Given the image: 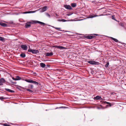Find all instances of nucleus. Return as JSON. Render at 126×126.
Instances as JSON below:
<instances>
[{
	"instance_id": "f257e3e1",
	"label": "nucleus",
	"mask_w": 126,
	"mask_h": 126,
	"mask_svg": "<svg viewBox=\"0 0 126 126\" xmlns=\"http://www.w3.org/2000/svg\"><path fill=\"white\" fill-rule=\"evenodd\" d=\"M88 63L92 64L98 65L99 64V63L98 62L94 61H89L88 62Z\"/></svg>"
},
{
	"instance_id": "f03ea898",
	"label": "nucleus",
	"mask_w": 126,
	"mask_h": 126,
	"mask_svg": "<svg viewBox=\"0 0 126 126\" xmlns=\"http://www.w3.org/2000/svg\"><path fill=\"white\" fill-rule=\"evenodd\" d=\"M20 47L23 50H26L27 49V47L26 45H21Z\"/></svg>"
},
{
	"instance_id": "7ed1b4c3",
	"label": "nucleus",
	"mask_w": 126,
	"mask_h": 126,
	"mask_svg": "<svg viewBox=\"0 0 126 126\" xmlns=\"http://www.w3.org/2000/svg\"><path fill=\"white\" fill-rule=\"evenodd\" d=\"M5 80L3 78H1L0 79V86L3 85V83H5Z\"/></svg>"
},
{
	"instance_id": "20e7f679",
	"label": "nucleus",
	"mask_w": 126,
	"mask_h": 126,
	"mask_svg": "<svg viewBox=\"0 0 126 126\" xmlns=\"http://www.w3.org/2000/svg\"><path fill=\"white\" fill-rule=\"evenodd\" d=\"M64 7L65 8L67 9L71 10L72 9L71 6L69 5H64Z\"/></svg>"
},
{
	"instance_id": "39448f33",
	"label": "nucleus",
	"mask_w": 126,
	"mask_h": 126,
	"mask_svg": "<svg viewBox=\"0 0 126 126\" xmlns=\"http://www.w3.org/2000/svg\"><path fill=\"white\" fill-rule=\"evenodd\" d=\"M54 47H56L57 48H58L61 49H66V48H65L61 46H54Z\"/></svg>"
},
{
	"instance_id": "423d86ee",
	"label": "nucleus",
	"mask_w": 126,
	"mask_h": 126,
	"mask_svg": "<svg viewBox=\"0 0 126 126\" xmlns=\"http://www.w3.org/2000/svg\"><path fill=\"white\" fill-rule=\"evenodd\" d=\"M47 8V6H45L44 7L41 8V12H43L45 11L46 10Z\"/></svg>"
},
{
	"instance_id": "0eeeda50",
	"label": "nucleus",
	"mask_w": 126,
	"mask_h": 126,
	"mask_svg": "<svg viewBox=\"0 0 126 126\" xmlns=\"http://www.w3.org/2000/svg\"><path fill=\"white\" fill-rule=\"evenodd\" d=\"M95 37V36L94 35H90L86 36V38L89 39H91Z\"/></svg>"
},
{
	"instance_id": "6e6552de",
	"label": "nucleus",
	"mask_w": 126,
	"mask_h": 126,
	"mask_svg": "<svg viewBox=\"0 0 126 126\" xmlns=\"http://www.w3.org/2000/svg\"><path fill=\"white\" fill-rule=\"evenodd\" d=\"M53 54L52 52H51L49 53H45V55L46 56H52L53 55Z\"/></svg>"
},
{
	"instance_id": "1a4fd4ad",
	"label": "nucleus",
	"mask_w": 126,
	"mask_h": 126,
	"mask_svg": "<svg viewBox=\"0 0 126 126\" xmlns=\"http://www.w3.org/2000/svg\"><path fill=\"white\" fill-rule=\"evenodd\" d=\"M94 99L96 100H102V98L99 96H97L94 97Z\"/></svg>"
},
{
	"instance_id": "9d476101",
	"label": "nucleus",
	"mask_w": 126,
	"mask_h": 126,
	"mask_svg": "<svg viewBox=\"0 0 126 126\" xmlns=\"http://www.w3.org/2000/svg\"><path fill=\"white\" fill-rule=\"evenodd\" d=\"M39 52V51L38 50L34 49L32 50V54H36Z\"/></svg>"
},
{
	"instance_id": "9b49d317",
	"label": "nucleus",
	"mask_w": 126,
	"mask_h": 126,
	"mask_svg": "<svg viewBox=\"0 0 126 126\" xmlns=\"http://www.w3.org/2000/svg\"><path fill=\"white\" fill-rule=\"evenodd\" d=\"M34 22L35 23H39L41 24L42 25H44L45 24L43 22H40L38 21H34Z\"/></svg>"
},
{
	"instance_id": "f8f14e48",
	"label": "nucleus",
	"mask_w": 126,
	"mask_h": 126,
	"mask_svg": "<svg viewBox=\"0 0 126 126\" xmlns=\"http://www.w3.org/2000/svg\"><path fill=\"white\" fill-rule=\"evenodd\" d=\"M101 16V15H99V16H97V15L95 16V15H90L89 16H88V18H93V17H95L96 16Z\"/></svg>"
},
{
	"instance_id": "ddd939ff",
	"label": "nucleus",
	"mask_w": 126,
	"mask_h": 126,
	"mask_svg": "<svg viewBox=\"0 0 126 126\" xmlns=\"http://www.w3.org/2000/svg\"><path fill=\"white\" fill-rule=\"evenodd\" d=\"M31 26V24L30 23H26L25 25V27L26 28H28Z\"/></svg>"
},
{
	"instance_id": "4468645a",
	"label": "nucleus",
	"mask_w": 126,
	"mask_h": 126,
	"mask_svg": "<svg viewBox=\"0 0 126 126\" xmlns=\"http://www.w3.org/2000/svg\"><path fill=\"white\" fill-rule=\"evenodd\" d=\"M36 11H26L23 13L24 14L30 13H34Z\"/></svg>"
},
{
	"instance_id": "2eb2a0df",
	"label": "nucleus",
	"mask_w": 126,
	"mask_h": 126,
	"mask_svg": "<svg viewBox=\"0 0 126 126\" xmlns=\"http://www.w3.org/2000/svg\"><path fill=\"white\" fill-rule=\"evenodd\" d=\"M40 65L41 67L43 68L44 67L46 66L45 64V63H40Z\"/></svg>"
},
{
	"instance_id": "dca6fc26",
	"label": "nucleus",
	"mask_w": 126,
	"mask_h": 126,
	"mask_svg": "<svg viewBox=\"0 0 126 126\" xmlns=\"http://www.w3.org/2000/svg\"><path fill=\"white\" fill-rule=\"evenodd\" d=\"M0 25L1 26L4 27H6L7 26V25L6 24L2 22H0Z\"/></svg>"
},
{
	"instance_id": "f3484780",
	"label": "nucleus",
	"mask_w": 126,
	"mask_h": 126,
	"mask_svg": "<svg viewBox=\"0 0 126 126\" xmlns=\"http://www.w3.org/2000/svg\"><path fill=\"white\" fill-rule=\"evenodd\" d=\"M5 90L6 91L8 92H12V93H13V92H14V91L11 90L10 89H8L6 88V89H5Z\"/></svg>"
},
{
	"instance_id": "a211bd4d",
	"label": "nucleus",
	"mask_w": 126,
	"mask_h": 126,
	"mask_svg": "<svg viewBox=\"0 0 126 126\" xmlns=\"http://www.w3.org/2000/svg\"><path fill=\"white\" fill-rule=\"evenodd\" d=\"M20 56L21 57L24 58L26 57V55L24 53H22L20 54Z\"/></svg>"
},
{
	"instance_id": "6ab92c4d",
	"label": "nucleus",
	"mask_w": 126,
	"mask_h": 126,
	"mask_svg": "<svg viewBox=\"0 0 126 126\" xmlns=\"http://www.w3.org/2000/svg\"><path fill=\"white\" fill-rule=\"evenodd\" d=\"M71 5L72 7H75L76 6L77 4L76 3H71Z\"/></svg>"
},
{
	"instance_id": "aec40b11",
	"label": "nucleus",
	"mask_w": 126,
	"mask_h": 126,
	"mask_svg": "<svg viewBox=\"0 0 126 126\" xmlns=\"http://www.w3.org/2000/svg\"><path fill=\"white\" fill-rule=\"evenodd\" d=\"M110 38L112 39L115 42H117L118 41V40L112 37H110Z\"/></svg>"
},
{
	"instance_id": "412c9836",
	"label": "nucleus",
	"mask_w": 126,
	"mask_h": 126,
	"mask_svg": "<svg viewBox=\"0 0 126 126\" xmlns=\"http://www.w3.org/2000/svg\"><path fill=\"white\" fill-rule=\"evenodd\" d=\"M25 81L28 82L32 83V80L31 79H26Z\"/></svg>"
},
{
	"instance_id": "4be33fe9",
	"label": "nucleus",
	"mask_w": 126,
	"mask_h": 126,
	"mask_svg": "<svg viewBox=\"0 0 126 126\" xmlns=\"http://www.w3.org/2000/svg\"><path fill=\"white\" fill-rule=\"evenodd\" d=\"M58 21H62L63 22H65L66 21H67V20H65L64 19H58L57 20Z\"/></svg>"
},
{
	"instance_id": "5701e85b",
	"label": "nucleus",
	"mask_w": 126,
	"mask_h": 126,
	"mask_svg": "<svg viewBox=\"0 0 126 126\" xmlns=\"http://www.w3.org/2000/svg\"><path fill=\"white\" fill-rule=\"evenodd\" d=\"M5 40V39L2 37H0V41L3 42Z\"/></svg>"
},
{
	"instance_id": "b1692460",
	"label": "nucleus",
	"mask_w": 126,
	"mask_h": 126,
	"mask_svg": "<svg viewBox=\"0 0 126 126\" xmlns=\"http://www.w3.org/2000/svg\"><path fill=\"white\" fill-rule=\"evenodd\" d=\"M21 79V78L18 76H17L16 77V80H19Z\"/></svg>"
},
{
	"instance_id": "393cba45",
	"label": "nucleus",
	"mask_w": 126,
	"mask_h": 126,
	"mask_svg": "<svg viewBox=\"0 0 126 126\" xmlns=\"http://www.w3.org/2000/svg\"><path fill=\"white\" fill-rule=\"evenodd\" d=\"M32 83H34L35 84H36L37 85H38V82L35 81H33V80H32Z\"/></svg>"
},
{
	"instance_id": "a878e982",
	"label": "nucleus",
	"mask_w": 126,
	"mask_h": 126,
	"mask_svg": "<svg viewBox=\"0 0 126 126\" xmlns=\"http://www.w3.org/2000/svg\"><path fill=\"white\" fill-rule=\"evenodd\" d=\"M29 88L32 89L33 87V86L32 84L29 85Z\"/></svg>"
},
{
	"instance_id": "bb28decb",
	"label": "nucleus",
	"mask_w": 126,
	"mask_h": 126,
	"mask_svg": "<svg viewBox=\"0 0 126 126\" xmlns=\"http://www.w3.org/2000/svg\"><path fill=\"white\" fill-rule=\"evenodd\" d=\"M45 14L46 15L48 16V17H49V18H50V17H51V16H50V15L49 14H48V13H45Z\"/></svg>"
},
{
	"instance_id": "cd10ccee",
	"label": "nucleus",
	"mask_w": 126,
	"mask_h": 126,
	"mask_svg": "<svg viewBox=\"0 0 126 126\" xmlns=\"http://www.w3.org/2000/svg\"><path fill=\"white\" fill-rule=\"evenodd\" d=\"M32 50L31 49H29L28 50V52H32Z\"/></svg>"
},
{
	"instance_id": "c85d7f7f",
	"label": "nucleus",
	"mask_w": 126,
	"mask_h": 126,
	"mask_svg": "<svg viewBox=\"0 0 126 126\" xmlns=\"http://www.w3.org/2000/svg\"><path fill=\"white\" fill-rule=\"evenodd\" d=\"M109 65V62H108L105 65V67H108Z\"/></svg>"
},
{
	"instance_id": "c756f323",
	"label": "nucleus",
	"mask_w": 126,
	"mask_h": 126,
	"mask_svg": "<svg viewBox=\"0 0 126 126\" xmlns=\"http://www.w3.org/2000/svg\"><path fill=\"white\" fill-rule=\"evenodd\" d=\"M26 90L28 91H29L30 92H32V90H30V89H26Z\"/></svg>"
},
{
	"instance_id": "7c9ffc66",
	"label": "nucleus",
	"mask_w": 126,
	"mask_h": 126,
	"mask_svg": "<svg viewBox=\"0 0 126 126\" xmlns=\"http://www.w3.org/2000/svg\"><path fill=\"white\" fill-rule=\"evenodd\" d=\"M3 125L4 126H9L10 125H9L8 124H3Z\"/></svg>"
},
{
	"instance_id": "2f4dec72",
	"label": "nucleus",
	"mask_w": 126,
	"mask_h": 126,
	"mask_svg": "<svg viewBox=\"0 0 126 126\" xmlns=\"http://www.w3.org/2000/svg\"><path fill=\"white\" fill-rule=\"evenodd\" d=\"M105 103H106L107 104H109V105H110V106H111V104L110 103H109V102H107L106 101H105Z\"/></svg>"
},
{
	"instance_id": "473e14b6",
	"label": "nucleus",
	"mask_w": 126,
	"mask_h": 126,
	"mask_svg": "<svg viewBox=\"0 0 126 126\" xmlns=\"http://www.w3.org/2000/svg\"><path fill=\"white\" fill-rule=\"evenodd\" d=\"M5 99L3 97H0V99L1 100H2L3 99Z\"/></svg>"
},
{
	"instance_id": "72a5a7b5",
	"label": "nucleus",
	"mask_w": 126,
	"mask_h": 126,
	"mask_svg": "<svg viewBox=\"0 0 126 126\" xmlns=\"http://www.w3.org/2000/svg\"><path fill=\"white\" fill-rule=\"evenodd\" d=\"M12 79H13L14 80H16V78H15L14 77H12Z\"/></svg>"
},
{
	"instance_id": "f704fd0d",
	"label": "nucleus",
	"mask_w": 126,
	"mask_h": 126,
	"mask_svg": "<svg viewBox=\"0 0 126 126\" xmlns=\"http://www.w3.org/2000/svg\"><path fill=\"white\" fill-rule=\"evenodd\" d=\"M55 28L56 29H57V30H58V29H60V28Z\"/></svg>"
},
{
	"instance_id": "c9c22d12",
	"label": "nucleus",
	"mask_w": 126,
	"mask_h": 126,
	"mask_svg": "<svg viewBox=\"0 0 126 126\" xmlns=\"http://www.w3.org/2000/svg\"><path fill=\"white\" fill-rule=\"evenodd\" d=\"M66 108V107H60L59 108Z\"/></svg>"
},
{
	"instance_id": "e433bc0d",
	"label": "nucleus",
	"mask_w": 126,
	"mask_h": 126,
	"mask_svg": "<svg viewBox=\"0 0 126 126\" xmlns=\"http://www.w3.org/2000/svg\"><path fill=\"white\" fill-rule=\"evenodd\" d=\"M112 19H115L114 17H113V16H112Z\"/></svg>"
},
{
	"instance_id": "4c0bfd02",
	"label": "nucleus",
	"mask_w": 126,
	"mask_h": 126,
	"mask_svg": "<svg viewBox=\"0 0 126 126\" xmlns=\"http://www.w3.org/2000/svg\"><path fill=\"white\" fill-rule=\"evenodd\" d=\"M95 35H97L96 34H95Z\"/></svg>"
},
{
	"instance_id": "58836bf2",
	"label": "nucleus",
	"mask_w": 126,
	"mask_h": 126,
	"mask_svg": "<svg viewBox=\"0 0 126 126\" xmlns=\"http://www.w3.org/2000/svg\"><path fill=\"white\" fill-rule=\"evenodd\" d=\"M13 83H14L12 82Z\"/></svg>"
}]
</instances>
